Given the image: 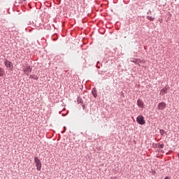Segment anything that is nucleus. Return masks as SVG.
Wrapping results in <instances>:
<instances>
[{
  "label": "nucleus",
  "mask_w": 179,
  "mask_h": 179,
  "mask_svg": "<svg viewBox=\"0 0 179 179\" xmlns=\"http://www.w3.org/2000/svg\"><path fill=\"white\" fill-rule=\"evenodd\" d=\"M164 144L159 145V147L161 149L164 148Z\"/></svg>",
  "instance_id": "nucleus-13"
},
{
  "label": "nucleus",
  "mask_w": 179,
  "mask_h": 179,
  "mask_svg": "<svg viewBox=\"0 0 179 179\" xmlns=\"http://www.w3.org/2000/svg\"><path fill=\"white\" fill-rule=\"evenodd\" d=\"M53 27H55V29H57V27L55 25H53Z\"/></svg>",
  "instance_id": "nucleus-17"
},
{
  "label": "nucleus",
  "mask_w": 179,
  "mask_h": 179,
  "mask_svg": "<svg viewBox=\"0 0 179 179\" xmlns=\"http://www.w3.org/2000/svg\"><path fill=\"white\" fill-rule=\"evenodd\" d=\"M83 23H86V20H83Z\"/></svg>",
  "instance_id": "nucleus-14"
},
{
  "label": "nucleus",
  "mask_w": 179,
  "mask_h": 179,
  "mask_svg": "<svg viewBox=\"0 0 179 179\" xmlns=\"http://www.w3.org/2000/svg\"><path fill=\"white\" fill-rule=\"evenodd\" d=\"M160 134H161V136H164V130H160Z\"/></svg>",
  "instance_id": "nucleus-11"
},
{
  "label": "nucleus",
  "mask_w": 179,
  "mask_h": 179,
  "mask_svg": "<svg viewBox=\"0 0 179 179\" xmlns=\"http://www.w3.org/2000/svg\"><path fill=\"white\" fill-rule=\"evenodd\" d=\"M26 1V0H21V2H23V1Z\"/></svg>",
  "instance_id": "nucleus-16"
},
{
  "label": "nucleus",
  "mask_w": 179,
  "mask_h": 179,
  "mask_svg": "<svg viewBox=\"0 0 179 179\" xmlns=\"http://www.w3.org/2000/svg\"><path fill=\"white\" fill-rule=\"evenodd\" d=\"M34 161L35 162V164L36 165V170L40 171L41 169L42 168V164H41L40 159H38V157L34 158Z\"/></svg>",
  "instance_id": "nucleus-1"
},
{
  "label": "nucleus",
  "mask_w": 179,
  "mask_h": 179,
  "mask_svg": "<svg viewBox=\"0 0 179 179\" xmlns=\"http://www.w3.org/2000/svg\"><path fill=\"white\" fill-rule=\"evenodd\" d=\"M149 20H155V17H148Z\"/></svg>",
  "instance_id": "nucleus-12"
},
{
  "label": "nucleus",
  "mask_w": 179,
  "mask_h": 179,
  "mask_svg": "<svg viewBox=\"0 0 179 179\" xmlns=\"http://www.w3.org/2000/svg\"><path fill=\"white\" fill-rule=\"evenodd\" d=\"M31 72V68L29 66L24 67V74L29 76Z\"/></svg>",
  "instance_id": "nucleus-5"
},
{
  "label": "nucleus",
  "mask_w": 179,
  "mask_h": 179,
  "mask_svg": "<svg viewBox=\"0 0 179 179\" xmlns=\"http://www.w3.org/2000/svg\"><path fill=\"white\" fill-rule=\"evenodd\" d=\"M31 78H33L34 80H38V78H37L36 76L35 75H31Z\"/></svg>",
  "instance_id": "nucleus-10"
},
{
  "label": "nucleus",
  "mask_w": 179,
  "mask_h": 179,
  "mask_svg": "<svg viewBox=\"0 0 179 179\" xmlns=\"http://www.w3.org/2000/svg\"><path fill=\"white\" fill-rule=\"evenodd\" d=\"M136 122L138 124L143 125L145 124V121L144 120V117L142 115H139L136 118Z\"/></svg>",
  "instance_id": "nucleus-3"
},
{
  "label": "nucleus",
  "mask_w": 179,
  "mask_h": 179,
  "mask_svg": "<svg viewBox=\"0 0 179 179\" xmlns=\"http://www.w3.org/2000/svg\"><path fill=\"white\" fill-rule=\"evenodd\" d=\"M167 90H168V89L166 87H164V89L161 90L160 94L164 95V94H167Z\"/></svg>",
  "instance_id": "nucleus-7"
},
{
  "label": "nucleus",
  "mask_w": 179,
  "mask_h": 179,
  "mask_svg": "<svg viewBox=\"0 0 179 179\" xmlns=\"http://www.w3.org/2000/svg\"><path fill=\"white\" fill-rule=\"evenodd\" d=\"M64 25L63 24V25H62V27H64Z\"/></svg>",
  "instance_id": "nucleus-18"
},
{
  "label": "nucleus",
  "mask_w": 179,
  "mask_h": 179,
  "mask_svg": "<svg viewBox=\"0 0 179 179\" xmlns=\"http://www.w3.org/2000/svg\"><path fill=\"white\" fill-rule=\"evenodd\" d=\"M4 75V69L2 68H0V77H3Z\"/></svg>",
  "instance_id": "nucleus-8"
},
{
  "label": "nucleus",
  "mask_w": 179,
  "mask_h": 179,
  "mask_svg": "<svg viewBox=\"0 0 179 179\" xmlns=\"http://www.w3.org/2000/svg\"><path fill=\"white\" fill-rule=\"evenodd\" d=\"M4 65L6 66V69H9L10 71H13V65L11 62H9L8 60H5L4 61Z\"/></svg>",
  "instance_id": "nucleus-2"
},
{
  "label": "nucleus",
  "mask_w": 179,
  "mask_h": 179,
  "mask_svg": "<svg viewBox=\"0 0 179 179\" xmlns=\"http://www.w3.org/2000/svg\"><path fill=\"white\" fill-rule=\"evenodd\" d=\"M137 106H138V108H144L143 101H142L141 99L137 100Z\"/></svg>",
  "instance_id": "nucleus-6"
},
{
  "label": "nucleus",
  "mask_w": 179,
  "mask_h": 179,
  "mask_svg": "<svg viewBox=\"0 0 179 179\" xmlns=\"http://www.w3.org/2000/svg\"><path fill=\"white\" fill-rule=\"evenodd\" d=\"M178 158H179V153H178Z\"/></svg>",
  "instance_id": "nucleus-19"
},
{
  "label": "nucleus",
  "mask_w": 179,
  "mask_h": 179,
  "mask_svg": "<svg viewBox=\"0 0 179 179\" xmlns=\"http://www.w3.org/2000/svg\"><path fill=\"white\" fill-rule=\"evenodd\" d=\"M166 103L164 102H161L160 103L158 104V110H164L166 108Z\"/></svg>",
  "instance_id": "nucleus-4"
},
{
  "label": "nucleus",
  "mask_w": 179,
  "mask_h": 179,
  "mask_svg": "<svg viewBox=\"0 0 179 179\" xmlns=\"http://www.w3.org/2000/svg\"><path fill=\"white\" fill-rule=\"evenodd\" d=\"M131 62L135 64H138V62H140V59H131Z\"/></svg>",
  "instance_id": "nucleus-9"
},
{
  "label": "nucleus",
  "mask_w": 179,
  "mask_h": 179,
  "mask_svg": "<svg viewBox=\"0 0 179 179\" xmlns=\"http://www.w3.org/2000/svg\"><path fill=\"white\" fill-rule=\"evenodd\" d=\"M164 179H170L169 177H166L164 178Z\"/></svg>",
  "instance_id": "nucleus-15"
}]
</instances>
